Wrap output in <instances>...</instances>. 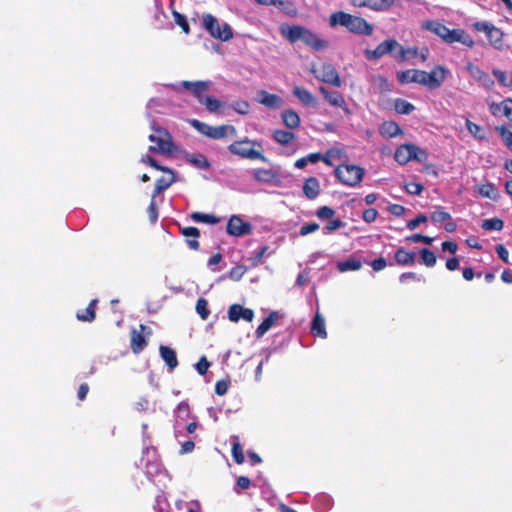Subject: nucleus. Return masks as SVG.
Listing matches in <instances>:
<instances>
[{
	"instance_id": "nucleus-58",
	"label": "nucleus",
	"mask_w": 512,
	"mask_h": 512,
	"mask_svg": "<svg viewBox=\"0 0 512 512\" xmlns=\"http://www.w3.org/2000/svg\"><path fill=\"white\" fill-rule=\"evenodd\" d=\"M190 413L189 404L185 401L180 402L176 408V416L179 418H188Z\"/></svg>"
},
{
	"instance_id": "nucleus-60",
	"label": "nucleus",
	"mask_w": 512,
	"mask_h": 512,
	"mask_svg": "<svg viewBox=\"0 0 512 512\" xmlns=\"http://www.w3.org/2000/svg\"><path fill=\"white\" fill-rule=\"evenodd\" d=\"M230 382L228 380H219L215 384V393L219 396L225 395L229 389Z\"/></svg>"
},
{
	"instance_id": "nucleus-59",
	"label": "nucleus",
	"mask_w": 512,
	"mask_h": 512,
	"mask_svg": "<svg viewBox=\"0 0 512 512\" xmlns=\"http://www.w3.org/2000/svg\"><path fill=\"white\" fill-rule=\"evenodd\" d=\"M345 226V223L337 218V219H332L330 222L327 223V225L325 226V233L329 234V233H332L333 231L339 229V228H342Z\"/></svg>"
},
{
	"instance_id": "nucleus-52",
	"label": "nucleus",
	"mask_w": 512,
	"mask_h": 512,
	"mask_svg": "<svg viewBox=\"0 0 512 512\" xmlns=\"http://www.w3.org/2000/svg\"><path fill=\"white\" fill-rule=\"evenodd\" d=\"M425 282V278L422 275H418L415 272H404L399 276L400 283H406L408 281Z\"/></svg>"
},
{
	"instance_id": "nucleus-28",
	"label": "nucleus",
	"mask_w": 512,
	"mask_h": 512,
	"mask_svg": "<svg viewBox=\"0 0 512 512\" xmlns=\"http://www.w3.org/2000/svg\"><path fill=\"white\" fill-rule=\"evenodd\" d=\"M159 351L161 358L166 363L169 370H174L178 365L176 352L172 348L164 345L160 346Z\"/></svg>"
},
{
	"instance_id": "nucleus-62",
	"label": "nucleus",
	"mask_w": 512,
	"mask_h": 512,
	"mask_svg": "<svg viewBox=\"0 0 512 512\" xmlns=\"http://www.w3.org/2000/svg\"><path fill=\"white\" fill-rule=\"evenodd\" d=\"M378 211L374 208H368L363 211L362 219L366 223H372L377 219Z\"/></svg>"
},
{
	"instance_id": "nucleus-1",
	"label": "nucleus",
	"mask_w": 512,
	"mask_h": 512,
	"mask_svg": "<svg viewBox=\"0 0 512 512\" xmlns=\"http://www.w3.org/2000/svg\"><path fill=\"white\" fill-rule=\"evenodd\" d=\"M329 23L331 26H343L354 34L370 36L373 33V26L364 18L343 11L332 13Z\"/></svg>"
},
{
	"instance_id": "nucleus-17",
	"label": "nucleus",
	"mask_w": 512,
	"mask_h": 512,
	"mask_svg": "<svg viewBox=\"0 0 512 512\" xmlns=\"http://www.w3.org/2000/svg\"><path fill=\"white\" fill-rule=\"evenodd\" d=\"M356 7H368L374 11H385L391 8L395 0H352Z\"/></svg>"
},
{
	"instance_id": "nucleus-38",
	"label": "nucleus",
	"mask_w": 512,
	"mask_h": 512,
	"mask_svg": "<svg viewBox=\"0 0 512 512\" xmlns=\"http://www.w3.org/2000/svg\"><path fill=\"white\" fill-rule=\"evenodd\" d=\"M465 126L469 133L478 140H485L487 138L484 127L472 122L470 119H466Z\"/></svg>"
},
{
	"instance_id": "nucleus-44",
	"label": "nucleus",
	"mask_w": 512,
	"mask_h": 512,
	"mask_svg": "<svg viewBox=\"0 0 512 512\" xmlns=\"http://www.w3.org/2000/svg\"><path fill=\"white\" fill-rule=\"evenodd\" d=\"M478 193L488 199L495 200L497 198V190L492 183L482 184L478 187Z\"/></svg>"
},
{
	"instance_id": "nucleus-14",
	"label": "nucleus",
	"mask_w": 512,
	"mask_h": 512,
	"mask_svg": "<svg viewBox=\"0 0 512 512\" xmlns=\"http://www.w3.org/2000/svg\"><path fill=\"white\" fill-rule=\"evenodd\" d=\"M399 43L394 39H387L377 45L374 50H366L365 55L369 60H378L386 54H396Z\"/></svg>"
},
{
	"instance_id": "nucleus-41",
	"label": "nucleus",
	"mask_w": 512,
	"mask_h": 512,
	"mask_svg": "<svg viewBox=\"0 0 512 512\" xmlns=\"http://www.w3.org/2000/svg\"><path fill=\"white\" fill-rule=\"evenodd\" d=\"M394 109L398 114L408 115L415 110V107L412 103L402 98H397L394 100Z\"/></svg>"
},
{
	"instance_id": "nucleus-18",
	"label": "nucleus",
	"mask_w": 512,
	"mask_h": 512,
	"mask_svg": "<svg viewBox=\"0 0 512 512\" xmlns=\"http://www.w3.org/2000/svg\"><path fill=\"white\" fill-rule=\"evenodd\" d=\"M489 110L493 116H505L512 124V99H504L500 103H492L489 106Z\"/></svg>"
},
{
	"instance_id": "nucleus-10",
	"label": "nucleus",
	"mask_w": 512,
	"mask_h": 512,
	"mask_svg": "<svg viewBox=\"0 0 512 512\" xmlns=\"http://www.w3.org/2000/svg\"><path fill=\"white\" fill-rule=\"evenodd\" d=\"M312 74L315 78L325 84L332 85L334 87H340L342 80L337 69L331 63H323L322 65L311 68Z\"/></svg>"
},
{
	"instance_id": "nucleus-23",
	"label": "nucleus",
	"mask_w": 512,
	"mask_h": 512,
	"mask_svg": "<svg viewBox=\"0 0 512 512\" xmlns=\"http://www.w3.org/2000/svg\"><path fill=\"white\" fill-rule=\"evenodd\" d=\"M303 193L309 200H314L320 194V183L316 177H309L304 181Z\"/></svg>"
},
{
	"instance_id": "nucleus-24",
	"label": "nucleus",
	"mask_w": 512,
	"mask_h": 512,
	"mask_svg": "<svg viewBox=\"0 0 512 512\" xmlns=\"http://www.w3.org/2000/svg\"><path fill=\"white\" fill-rule=\"evenodd\" d=\"M168 174V177L162 176L156 180L154 190L152 193L153 199H155L157 195L168 189L176 181L175 172L173 170L172 173Z\"/></svg>"
},
{
	"instance_id": "nucleus-3",
	"label": "nucleus",
	"mask_w": 512,
	"mask_h": 512,
	"mask_svg": "<svg viewBox=\"0 0 512 512\" xmlns=\"http://www.w3.org/2000/svg\"><path fill=\"white\" fill-rule=\"evenodd\" d=\"M282 33L291 43L301 40L315 51L328 47L326 40L320 39L313 31L302 26H289L287 32L282 30Z\"/></svg>"
},
{
	"instance_id": "nucleus-63",
	"label": "nucleus",
	"mask_w": 512,
	"mask_h": 512,
	"mask_svg": "<svg viewBox=\"0 0 512 512\" xmlns=\"http://www.w3.org/2000/svg\"><path fill=\"white\" fill-rule=\"evenodd\" d=\"M428 218L425 214H419L416 218L408 221L407 228L409 230L416 229L421 223L427 222Z\"/></svg>"
},
{
	"instance_id": "nucleus-51",
	"label": "nucleus",
	"mask_w": 512,
	"mask_h": 512,
	"mask_svg": "<svg viewBox=\"0 0 512 512\" xmlns=\"http://www.w3.org/2000/svg\"><path fill=\"white\" fill-rule=\"evenodd\" d=\"M231 107L239 114L246 115L249 113L250 105L245 100H236L232 102Z\"/></svg>"
},
{
	"instance_id": "nucleus-19",
	"label": "nucleus",
	"mask_w": 512,
	"mask_h": 512,
	"mask_svg": "<svg viewBox=\"0 0 512 512\" xmlns=\"http://www.w3.org/2000/svg\"><path fill=\"white\" fill-rule=\"evenodd\" d=\"M416 150V145L407 143L400 145L394 154V159L397 163L404 165L413 160V151Z\"/></svg>"
},
{
	"instance_id": "nucleus-6",
	"label": "nucleus",
	"mask_w": 512,
	"mask_h": 512,
	"mask_svg": "<svg viewBox=\"0 0 512 512\" xmlns=\"http://www.w3.org/2000/svg\"><path fill=\"white\" fill-rule=\"evenodd\" d=\"M154 133L150 134L149 141L155 145L149 146L148 150L151 153L171 154L174 149L172 136L170 133L161 127H153Z\"/></svg>"
},
{
	"instance_id": "nucleus-54",
	"label": "nucleus",
	"mask_w": 512,
	"mask_h": 512,
	"mask_svg": "<svg viewBox=\"0 0 512 512\" xmlns=\"http://www.w3.org/2000/svg\"><path fill=\"white\" fill-rule=\"evenodd\" d=\"M463 29H450L448 30L445 38V42L452 44L454 42H459L461 39Z\"/></svg>"
},
{
	"instance_id": "nucleus-46",
	"label": "nucleus",
	"mask_w": 512,
	"mask_h": 512,
	"mask_svg": "<svg viewBox=\"0 0 512 512\" xmlns=\"http://www.w3.org/2000/svg\"><path fill=\"white\" fill-rule=\"evenodd\" d=\"M141 162L144 163V164H147L149 165L150 167L158 170V171H161V172H164V173H172V169L167 167V166H163V165H160L156 159H154L152 156H149V155H145L141 158Z\"/></svg>"
},
{
	"instance_id": "nucleus-27",
	"label": "nucleus",
	"mask_w": 512,
	"mask_h": 512,
	"mask_svg": "<svg viewBox=\"0 0 512 512\" xmlns=\"http://www.w3.org/2000/svg\"><path fill=\"white\" fill-rule=\"evenodd\" d=\"M292 93L305 106H314L316 104L313 94L301 86H295Z\"/></svg>"
},
{
	"instance_id": "nucleus-61",
	"label": "nucleus",
	"mask_w": 512,
	"mask_h": 512,
	"mask_svg": "<svg viewBox=\"0 0 512 512\" xmlns=\"http://www.w3.org/2000/svg\"><path fill=\"white\" fill-rule=\"evenodd\" d=\"M319 229V224L316 223V222H310V223H307V224H304L300 230H299V234L301 236H306L310 233H313L315 231H317Z\"/></svg>"
},
{
	"instance_id": "nucleus-32",
	"label": "nucleus",
	"mask_w": 512,
	"mask_h": 512,
	"mask_svg": "<svg viewBox=\"0 0 512 512\" xmlns=\"http://www.w3.org/2000/svg\"><path fill=\"white\" fill-rule=\"evenodd\" d=\"M279 319V313L272 311L269 315L260 323L256 329L257 337H262Z\"/></svg>"
},
{
	"instance_id": "nucleus-50",
	"label": "nucleus",
	"mask_w": 512,
	"mask_h": 512,
	"mask_svg": "<svg viewBox=\"0 0 512 512\" xmlns=\"http://www.w3.org/2000/svg\"><path fill=\"white\" fill-rule=\"evenodd\" d=\"M430 219L434 223H441V222H445L446 220H451V215H450V213L443 211L440 208L431 213Z\"/></svg>"
},
{
	"instance_id": "nucleus-55",
	"label": "nucleus",
	"mask_w": 512,
	"mask_h": 512,
	"mask_svg": "<svg viewBox=\"0 0 512 512\" xmlns=\"http://www.w3.org/2000/svg\"><path fill=\"white\" fill-rule=\"evenodd\" d=\"M497 131L501 135L505 145L512 149V132L505 126L497 127Z\"/></svg>"
},
{
	"instance_id": "nucleus-37",
	"label": "nucleus",
	"mask_w": 512,
	"mask_h": 512,
	"mask_svg": "<svg viewBox=\"0 0 512 512\" xmlns=\"http://www.w3.org/2000/svg\"><path fill=\"white\" fill-rule=\"evenodd\" d=\"M362 267V262L356 258H348L344 261H340L337 263V269L340 272L346 271H358Z\"/></svg>"
},
{
	"instance_id": "nucleus-47",
	"label": "nucleus",
	"mask_w": 512,
	"mask_h": 512,
	"mask_svg": "<svg viewBox=\"0 0 512 512\" xmlns=\"http://www.w3.org/2000/svg\"><path fill=\"white\" fill-rule=\"evenodd\" d=\"M504 222L500 218L486 219L482 223V228L486 231L495 230L500 231L503 229Z\"/></svg>"
},
{
	"instance_id": "nucleus-31",
	"label": "nucleus",
	"mask_w": 512,
	"mask_h": 512,
	"mask_svg": "<svg viewBox=\"0 0 512 512\" xmlns=\"http://www.w3.org/2000/svg\"><path fill=\"white\" fill-rule=\"evenodd\" d=\"M283 124L289 129H296L300 126V117L298 113L292 109L284 110L281 114Z\"/></svg>"
},
{
	"instance_id": "nucleus-11",
	"label": "nucleus",
	"mask_w": 512,
	"mask_h": 512,
	"mask_svg": "<svg viewBox=\"0 0 512 512\" xmlns=\"http://www.w3.org/2000/svg\"><path fill=\"white\" fill-rule=\"evenodd\" d=\"M152 335V329L145 325L140 324L139 330L132 329L130 331V347L134 354L141 353L148 345V338Z\"/></svg>"
},
{
	"instance_id": "nucleus-36",
	"label": "nucleus",
	"mask_w": 512,
	"mask_h": 512,
	"mask_svg": "<svg viewBox=\"0 0 512 512\" xmlns=\"http://www.w3.org/2000/svg\"><path fill=\"white\" fill-rule=\"evenodd\" d=\"M272 138L281 145H287L296 139L294 132L277 129L273 132Z\"/></svg>"
},
{
	"instance_id": "nucleus-34",
	"label": "nucleus",
	"mask_w": 512,
	"mask_h": 512,
	"mask_svg": "<svg viewBox=\"0 0 512 512\" xmlns=\"http://www.w3.org/2000/svg\"><path fill=\"white\" fill-rule=\"evenodd\" d=\"M416 56H418V48H404L401 44L397 46L396 54H393V58L398 62H404L405 60L414 58Z\"/></svg>"
},
{
	"instance_id": "nucleus-39",
	"label": "nucleus",
	"mask_w": 512,
	"mask_h": 512,
	"mask_svg": "<svg viewBox=\"0 0 512 512\" xmlns=\"http://www.w3.org/2000/svg\"><path fill=\"white\" fill-rule=\"evenodd\" d=\"M186 159L189 163L193 164L195 167L199 169H208L210 167L208 159L203 154H188L186 156Z\"/></svg>"
},
{
	"instance_id": "nucleus-20",
	"label": "nucleus",
	"mask_w": 512,
	"mask_h": 512,
	"mask_svg": "<svg viewBox=\"0 0 512 512\" xmlns=\"http://www.w3.org/2000/svg\"><path fill=\"white\" fill-rule=\"evenodd\" d=\"M180 233L186 238V243L192 250H199L200 243L198 238L200 236V231L198 228L189 226V227H180Z\"/></svg>"
},
{
	"instance_id": "nucleus-7",
	"label": "nucleus",
	"mask_w": 512,
	"mask_h": 512,
	"mask_svg": "<svg viewBox=\"0 0 512 512\" xmlns=\"http://www.w3.org/2000/svg\"><path fill=\"white\" fill-rule=\"evenodd\" d=\"M203 27L208 33L216 39L223 42L229 41L233 38V31L229 24L223 23L220 25L218 19L212 14H204L202 18Z\"/></svg>"
},
{
	"instance_id": "nucleus-48",
	"label": "nucleus",
	"mask_w": 512,
	"mask_h": 512,
	"mask_svg": "<svg viewBox=\"0 0 512 512\" xmlns=\"http://www.w3.org/2000/svg\"><path fill=\"white\" fill-rule=\"evenodd\" d=\"M195 308L202 320L208 319L210 310L208 308V301L205 298H199L196 302Z\"/></svg>"
},
{
	"instance_id": "nucleus-13",
	"label": "nucleus",
	"mask_w": 512,
	"mask_h": 512,
	"mask_svg": "<svg viewBox=\"0 0 512 512\" xmlns=\"http://www.w3.org/2000/svg\"><path fill=\"white\" fill-rule=\"evenodd\" d=\"M318 91L323 95L325 101L330 106L341 108L346 115L352 114L342 93L339 91H330L324 86H319Z\"/></svg>"
},
{
	"instance_id": "nucleus-22",
	"label": "nucleus",
	"mask_w": 512,
	"mask_h": 512,
	"mask_svg": "<svg viewBox=\"0 0 512 512\" xmlns=\"http://www.w3.org/2000/svg\"><path fill=\"white\" fill-rule=\"evenodd\" d=\"M422 70L408 69L397 73L400 84L418 83L422 85Z\"/></svg>"
},
{
	"instance_id": "nucleus-21",
	"label": "nucleus",
	"mask_w": 512,
	"mask_h": 512,
	"mask_svg": "<svg viewBox=\"0 0 512 512\" xmlns=\"http://www.w3.org/2000/svg\"><path fill=\"white\" fill-rule=\"evenodd\" d=\"M394 261L399 266H413L416 262V253L399 247L395 251Z\"/></svg>"
},
{
	"instance_id": "nucleus-42",
	"label": "nucleus",
	"mask_w": 512,
	"mask_h": 512,
	"mask_svg": "<svg viewBox=\"0 0 512 512\" xmlns=\"http://www.w3.org/2000/svg\"><path fill=\"white\" fill-rule=\"evenodd\" d=\"M191 219L199 223L217 224L220 222V218L212 214H205L202 212H193L190 215Z\"/></svg>"
},
{
	"instance_id": "nucleus-64",
	"label": "nucleus",
	"mask_w": 512,
	"mask_h": 512,
	"mask_svg": "<svg viewBox=\"0 0 512 512\" xmlns=\"http://www.w3.org/2000/svg\"><path fill=\"white\" fill-rule=\"evenodd\" d=\"M209 366L210 363L207 361L205 356H202L195 365L196 370L200 375H205L207 373Z\"/></svg>"
},
{
	"instance_id": "nucleus-9",
	"label": "nucleus",
	"mask_w": 512,
	"mask_h": 512,
	"mask_svg": "<svg viewBox=\"0 0 512 512\" xmlns=\"http://www.w3.org/2000/svg\"><path fill=\"white\" fill-rule=\"evenodd\" d=\"M472 27L477 32L485 33L489 43L496 49H502L504 47L503 36L504 33L494 24L488 21H476L472 24Z\"/></svg>"
},
{
	"instance_id": "nucleus-49",
	"label": "nucleus",
	"mask_w": 512,
	"mask_h": 512,
	"mask_svg": "<svg viewBox=\"0 0 512 512\" xmlns=\"http://www.w3.org/2000/svg\"><path fill=\"white\" fill-rule=\"evenodd\" d=\"M173 16H174L176 24L181 27L182 31L185 34H189L190 27H189V23L187 21L186 16L177 11L173 12Z\"/></svg>"
},
{
	"instance_id": "nucleus-43",
	"label": "nucleus",
	"mask_w": 512,
	"mask_h": 512,
	"mask_svg": "<svg viewBox=\"0 0 512 512\" xmlns=\"http://www.w3.org/2000/svg\"><path fill=\"white\" fill-rule=\"evenodd\" d=\"M421 262L427 267H433L436 264L437 257L433 251L428 248H422L419 251Z\"/></svg>"
},
{
	"instance_id": "nucleus-4",
	"label": "nucleus",
	"mask_w": 512,
	"mask_h": 512,
	"mask_svg": "<svg viewBox=\"0 0 512 512\" xmlns=\"http://www.w3.org/2000/svg\"><path fill=\"white\" fill-rule=\"evenodd\" d=\"M248 145L261 147V144L257 141L245 138L243 140L235 141L228 146V150L231 154L237 155L243 159L260 160L262 162H268V158L260 151L255 150Z\"/></svg>"
},
{
	"instance_id": "nucleus-15",
	"label": "nucleus",
	"mask_w": 512,
	"mask_h": 512,
	"mask_svg": "<svg viewBox=\"0 0 512 512\" xmlns=\"http://www.w3.org/2000/svg\"><path fill=\"white\" fill-rule=\"evenodd\" d=\"M252 226L249 222L243 221L239 216L233 215L227 223V233L232 236H243L251 232Z\"/></svg>"
},
{
	"instance_id": "nucleus-35",
	"label": "nucleus",
	"mask_w": 512,
	"mask_h": 512,
	"mask_svg": "<svg viewBox=\"0 0 512 512\" xmlns=\"http://www.w3.org/2000/svg\"><path fill=\"white\" fill-rule=\"evenodd\" d=\"M253 177L256 181L268 183L278 177V173L272 169L258 168L253 170Z\"/></svg>"
},
{
	"instance_id": "nucleus-30",
	"label": "nucleus",
	"mask_w": 512,
	"mask_h": 512,
	"mask_svg": "<svg viewBox=\"0 0 512 512\" xmlns=\"http://www.w3.org/2000/svg\"><path fill=\"white\" fill-rule=\"evenodd\" d=\"M379 132L386 138H392L403 133L400 126L394 121H384L380 126Z\"/></svg>"
},
{
	"instance_id": "nucleus-56",
	"label": "nucleus",
	"mask_w": 512,
	"mask_h": 512,
	"mask_svg": "<svg viewBox=\"0 0 512 512\" xmlns=\"http://www.w3.org/2000/svg\"><path fill=\"white\" fill-rule=\"evenodd\" d=\"M424 189V186L418 182H410L405 185V190L411 195H420Z\"/></svg>"
},
{
	"instance_id": "nucleus-8",
	"label": "nucleus",
	"mask_w": 512,
	"mask_h": 512,
	"mask_svg": "<svg viewBox=\"0 0 512 512\" xmlns=\"http://www.w3.org/2000/svg\"><path fill=\"white\" fill-rule=\"evenodd\" d=\"M190 124L202 135L211 139H223L228 134L235 135L236 129L232 125H220L217 127L210 126L197 119L190 121Z\"/></svg>"
},
{
	"instance_id": "nucleus-40",
	"label": "nucleus",
	"mask_w": 512,
	"mask_h": 512,
	"mask_svg": "<svg viewBox=\"0 0 512 512\" xmlns=\"http://www.w3.org/2000/svg\"><path fill=\"white\" fill-rule=\"evenodd\" d=\"M232 439H233V442H232L231 454H232L233 460L237 464H243L245 458H244L242 445L239 442V438H238V436H233Z\"/></svg>"
},
{
	"instance_id": "nucleus-26",
	"label": "nucleus",
	"mask_w": 512,
	"mask_h": 512,
	"mask_svg": "<svg viewBox=\"0 0 512 512\" xmlns=\"http://www.w3.org/2000/svg\"><path fill=\"white\" fill-rule=\"evenodd\" d=\"M311 333L314 336L325 339L327 337L326 325L324 317L318 312L314 315L311 322Z\"/></svg>"
},
{
	"instance_id": "nucleus-53",
	"label": "nucleus",
	"mask_w": 512,
	"mask_h": 512,
	"mask_svg": "<svg viewBox=\"0 0 512 512\" xmlns=\"http://www.w3.org/2000/svg\"><path fill=\"white\" fill-rule=\"evenodd\" d=\"M335 215V210L329 206H322L316 211V216L319 219H332Z\"/></svg>"
},
{
	"instance_id": "nucleus-16",
	"label": "nucleus",
	"mask_w": 512,
	"mask_h": 512,
	"mask_svg": "<svg viewBox=\"0 0 512 512\" xmlns=\"http://www.w3.org/2000/svg\"><path fill=\"white\" fill-rule=\"evenodd\" d=\"M254 318V311L250 308H244L240 304H232L228 309V319L231 322H238L243 319L251 322Z\"/></svg>"
},
{
	"instance_id": "nucleus-5",
	"label": "nucleus",
	"mask_w": 512,
	"mask_h": 512,
	"mask_svg": "<svg viewBox=\"0 0 512 512\" xmlns=\"http://www.w3.org/2000/svg\"><path fill=\"white\" fill-rule=\"evenodd\" d=\"M365 169L355 164H340L335 168V176L345 186L355 187L364 177Z\"/></svg>"
},
{
	"instance_id": "nucleus-33",
	"label": "nucleus",
	"mask_w": 512,
	"mask_h": 512,
	"mask_svg": "<svg viewBox=\"0 0 512 512\" xmlns=\"http://www.w3.org/2000/svg\"><path fill=\"white\" fill-rule=\"evenodd\" d=\"M422 27L433 32L434 34L439 36L443 41H445L446 34L449 30V28L446 25L434 20L424 22Z\"/></svg>"
},
{
	"instance_id": "nucleus-25",
	"label": "nucleus",
	"mask_w": 512,
	"mask_h": 512,
	"mask_svg": "<svg viewBox=\"0 0 512 512\" xmlns=\"http://www.w3.org/2000/svg\"><path fill=\"white\" fill-rule=\"evenodd\" d=\"M259 99L258 101L268 107V108H279L282 105V99L280 96L276 94H270L265 90H260L258 92Z\"/></svg>"
},
{
	"instance_id": "nucleus-2",
	"label": "nucleus",
	"mask_w": 512,
	"mask_h": 512,
	"mask_svg": "<svg viewBox=\"0 0 512 512\" xmlns=\"http://www.w3.org/2000/svg\"><path fill=\"white\" fill-rule=\"evenodd\" d=\"M181 86L190 91L198 102L210 112L217 113L224 105L220 100L206 94L211 87L210 81H182Z\"/></svg>"
},
{
	"instance_id": "nucleus-29",
	"label": "nucleus",
	"mask_w": 512,
	"mask_h": 512,
	"mask_svg": "<svg viewBox=\"0 0 512 512\" xmlns=\"http://www.w3.org/2000/svg\"><path fill=\"white\" fill-rule=\"evenodd\" d=\"M97 303H98L97 299L91 300L90 303L88 304V306L84 310L77 312L76 318L82 322H93L96 318Z\"/></svg>"
},
{
	"instance_id": "nucleus-57",
	"label": "nucleus",
	"mask_w": 512,
	"mask_h": 512,
	"mask_svg": "<svg viewBox=\"0 0 512 512\" xmlns=\"http://www.w3.org/2000/svg\"><path fill=\"white\" fill-rule=\"evenodd\" d=\"M406 239L410 242H414V243L422 242L427 245L432 244V242L434 240L432 237H429V236H426L423 234H419V233L408 236Z\"/></svg>"
},
{
	"instance_id": "nucleus-45",
	"label": "nucleus",
	"mask_w": 512,
	"mask_h": 512,
	"mask_svg": "<svg viewBox=\"0 0 512 512\" xmlns=\"http://www.w3.org/2000/svg\"><path fill=\"white\" fill-rule=\"evenodd\" d=\"M493 75L496 77V79L500 85H502L504 87L512 86V72L507 74L506 72H504L502 70L494 69Z\"/></svg>"
},
{
	"instance_id": "nucleus-12",
	"label": "nucleus",
	"mask_w": 512,
	"mask_h": 512,
	"mask_svg": "<svg viewBox=\"0 0 512 512\" xmlns=\"http://www.w3.org/2000/svg\"><path fill=\"white\" fill-rule=\"evenodd\" d=\"M448 69L442 65L435 66L430 72L422 70V85L429 89H438L441 87L446 76Z\"/></svg>"
}]
</instances>
